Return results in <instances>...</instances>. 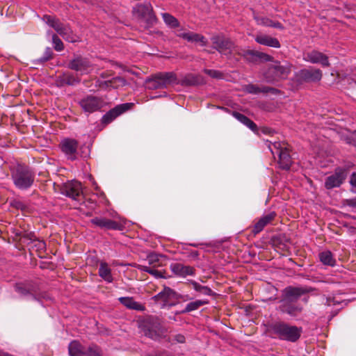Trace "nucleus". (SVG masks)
I'll return each mask as SVG.
<instances>
[{"label": "nucleus", "instance_id": "nucleus-1", "mask_svg": "<svg viewBox=\"0 0 356 356\" xmlns=\"http://www.w3.org/2000/svg\"><path fill=\"white\" fill-rule=\"evenodd\" d=\"M314 289L309 286L286 287L282 291L277 310L291 317H296L303 311V307L298 302L299 298Z\"/></svg>", "mask_w": 356, "mask_h": 356}, {"label": "nucleus", "instance_id": "nucleus-2", "mask_svg": "<svg viewBox=\"0 0 356 356\" xmlns=\"http://www.w3.org/2000/svg\"><path fill=\"white\" fill-rule=\"evenodd\" d=\"M268 331L275 334L280 339L289 342H296L302 332L301 327L291 325L284 321H275L268 325Z\"/></svg>", "mask_w": 356, "mask_h": 356}, {"label": "nucleus", "instance_id": "nucleus-3", "mask_svg": "<svg viewBox=\"0 0 356 356\" xmlns=\"http://www.w3.org/2000/svg\"><path fill=\"white\" fill-rule=\"evenodd\" d=\"M139 327L146 337L153 340H159L166 332L162 321L156 316L144 318L139 322Z\"/></svg>", "mask_w": 356, "mask_h": 356}, {"label": "nucleus", "instance_id": "nucleus-4", "mask_svg": "<svg viewBox=\"0 0 356 356\" xmlns=\"http://www.w3.org/2000/svg\"><path fill=\"white\" fill-rule=\"evenodd\" d=\"M59 147L67 159L71 161H75L78 156L84 159L88 158L90 152L89 147L86 145L79 147V151L78 141L70 138L63 139L60 143Z\"/></svg>", "mask_w": 356, "mask_h": 356}, {"label": "nucleus", "instance_id": "nucleus-5", "mask_svg": "<svg viewBox=\"0 0 356 356\" xmlns=\"http://www.w3.org/2000/svg\"><path fill=\"white\" fill-rule=\"evenodd\" d=\"M291 67L292 65L288 61H273L264 73V79L269 83L286 79L291 72Z\"/></svg>", "mask_w": 356, "mask_h": 356}, {"label": "nucleus", "instance_id": "nucleus-6", "mask_svg": "<svg viewBox=\"0 0 356 356\" xmlns=\"http://www.w3.org/2000/svg\"><path fill=\"white\" fill-rule=\"evenodd\" d=\"M11 176L15 186L20 190L29 189L35 180L34 172L24 165H17L12 170Z\"/></svg>", "mask_w": 356, "mask_h": 356}, {"label": "nucleus", "instance_id": "nucleus-7", "mask_svg": "<svg viewBox=\"0 0 356 356\" xmlns=\"http://www.w3.org/2000/svg\"><path fill=\"white\" fill-rule=\"evenodd\" d=\"M15 291L23 298H31L35 301L47 298V294L40 290L39 285L33 282L17 283L15 286Z\"/></svg>", "mask_w": 356, "mask_h": 356}, {"label": "nucleus", "instance_id": "nucleus-8", "mask_svg": "<svg viewBox=\"0 0 356 356\" xmlns=\"http://www.w3.org/2000/svg\"><path fill=\"white\" fill-rule=\"evenodd\" d=\"M176 74L173 72H160L146 79L145 83L149 90L166 88L172 83H176Z\"/></svg>", "mask_w": 356, "mask_h": 356}, {"label": "nucleus", "instance_id": "nucleus-9", "mask_svg": "<svg viewBox=\"0 0 356 356\" xmlns=\"http://www.w3.org/2000/svg\"><path fill=\"white\" fill-rule=\"evenodd\" d=\"M134 15L142 19L145 23V29L152 26L156 22V17L149 3H139L133 10Z\"/></svg>", "mask_w": 356, "mask_h": 356}, {"label": "nucleus", "instance_id": "nucleus-10", "mask_svg": "<svg viewBox=\"0 0 356 356\" xmlns=\"http://www.w3.org/2000/svg\"><path fill=\"white\" fill-rule=\"evenodd\" d=\"M79 105L85 113L90 114L100 111L106 103L102 97L88 95L79 101Z\"/></svg>", "mask_w": 356, "mask_h": 356}, {"label": "nucleus", "instance_id": "nucleus-11", "mask_svg": "<svg viewBox=\"0 0 356 356\" xmlns=\"http://www.w3.org/2000/svg\"><path fill=\"white\" fill-rule=\"evenodd\" d=\"M273 147L275 149V152L272 149H270V151L273 155L277 154L279 156L278 164L280 168L282 170H289L292 163V161L287 145L277 142L273 143Z\"/></svg>", "mask_w": 356, "mask_h": 356}, {"label": "nucleus", "instance_id": "nucleus-12", "mask_svg": "<svg viewBox=\"0 0 356 356\" xmlns=\"http://www.w3.org/2000/svg\"><path fill=\"white\" fill-rule=\"evenodd\" d=\"M211 40L213 48L224 55L231 54L234 47L232 41L223 35H213Z\"/></svg>", "mask_w": 356, "mask_h": 356}, {"label": "nucleus", "instance_id": "nucleus-13", "mask_svg": "<svg viewBox=\"0 0 356 356\" xmlns=\"http://www.w3.org/2000/svg\"><path fill=\"white\" fill-rule=\"evenodd\" d=\"M67 67L72 70L80 72L81 74H87L92 70V64L88 58L81 56H75L69 62Z\"/></svg>", "mask_w": 356, "mask_h": 356}, {"label": "nucleus", "instance_id": "nucleus-14", "mask_svg": "<svg viewBox=\"0 0 356 356\" xmlns=\"http://www.w3.org/2000/svg\"><path fill=\"white\" fill-rule=\"evenodd\" d=\"M134 106V103H124L117 105L102 116L101 120L102 124L104 125L110 124L119 115L132 108Z\"/></svg>", "mask_w": 356, "mask_h": 356}, {"label": "nucleus", "instance_id": "nucleus-15", "mask_svg": "<svg viewBox=\"0 0 356 356\" xmlns=\"http://www.w3.org/2000/svg\"><path fill=\"white\" fill-rule=\"evenodd\" d=\"M322 76V71L314 67L302 69L296 74V79L300 83L317 82L321 79Z\"/></svg>", "mask_w": 356, "mask_h": 356}, {"label": "nucleus", "instance_id": "nucleus-16", "mask_svg": "<svg viewBox=\"0 0 356 356\" xmlns=\"http://www.w3.org/2000/svg\"><path fill=\"white\" fill-rule=\"evenodd\" d=\"M43 20L51 27H52L59 35L67 40L74 42V40H70L68 35L71 33L70 29L64 25L60 20L51 15H44Z\"/></svg>", "mask_w": 356, "mask_h": 356}, {"label": "nucleus", "instance_id": "nucleus-17", "mask_svg": "<svg viewBox=\"0 0 356 356\" xmlns=\"http://www.w3.org/2000/svg\"><path fill=\"white\" fill-rule=\"evenodd\" d=\"M347 177V170L343 168L336 169L334 174L326 177L325 180V187L330 190L334 188L339 187L345 181Z\"/></svg>", "mask_w": 356, "mask_h": 356}, {"label": "nucleus", "instance_id": "nucleus-18", "mask_svg": "<svg viewBox=\"0 0 356 356\" xmlns=\"http://www.w3.org/2000/svg\"><path fill=\"white\" fill-rule=\"evenodd\" d=\"M94 225L107 230H122L124 226L115 220L106 218L96 217L90 220Z\"/></svg>", "mask_w": 356, "mask_h": 356}, {"label": "nucleus", "instance_id": "nucleus-19", "mask_svg": "<svg viewBox=\"0 0 356 356\" xmlns=\"http://www.w3.org/2000/svg\"><path fill=\"white\" fill-rule=\"evenodd\" d=\"M177 298V293L170 287L165 286L163 291L159 292L154 297L156 301H162L163 306H174L175 303L170 302L171 300H176Z\"/></svg>", "mask_w": 356, "mask_h": 356}, {"label": "nucleus", "instance_id": "nucleus-20", "mask_svg": "<svg viewBox=\"0 0 356 356\" xmlns=\"http://www.w3.org/2000/svg\"><path fill=\"white\" fill-rule=\"evenodd\" d=\"M61 193L73 200H77V197L81 193V184L80 182L74 181L65 184L61 187Z\"/></svg>", "mask_w": 356, "mask_h": 356}, {"label": "nucleus", "instance_id": "nucleus-21", "mask_svg": "<svg viewBox=\"0 0 356 356\" xmlns=\"http://www.w3.org/2000/svg\"><path fill=\"white\" fill-rule=\"evenodd\" d=\"M275 216V213L272 211L261 217L251 227V233L255 236L261 232L266 225L274 220Z\"/></svg>", "mask_w": 356, "mask_h": 356}, {"label": "nucleus", "instance_id": "nucleus-22", "mask_svg": "<svg viewBox=\"0 0 356 356\" xmlns=\"http://www.w3.org/2000/svg\"><path fill=\"white\" fill-rule=\"evenodd\" d=\"M171 271L178 277H186L188 275H194L195 269L191 266H186L181 263H172L170 266Z\"/></svg>", "mask_w": 356, "mask_h": 356}, {"label": "nucleus", "instance_id": "nucleus-23", "mask_svg": "<svg viewBox=\"0 0 356 356\" xmlns=\"http://www.w3.org/2000/svg\"><path fill=\"white\" fill-rule=\"evenodd\" d=\"M304 59L312 63H320L323 67L330 66L328 57L324 54L313 50L306 54Z\"/></svg>", "mask_w": 356, "mask_h": 356}, {"label": "nucleus", "instance_id": "nucleus-24", "mask_svg": "<svg viewBox=\"0 0 356 356\" xmlns=\"http://www.w3.org/2000/svg\"><path fill=\"white\" fill-rule=\"evenodd\" d=\"M17 235L21 238H26L29 239L33 244L32 248H35L36 251L39 252L40 253L44 252L46 250L45 242L44 241L37 239L33 233H28L24 231V232L17 233Z\"/></svg>", "mask_w": 356, "mask_h": 356}, {"label": "nucleus", "instance_id": "nucleus-25", "mask_svg": "<svg viewBox=\"0 0 356 356\" xmlns=\"http://www.w3.org/2000/svg\"><path fill=\"white\" fill-rule=\"evenodd\" d=\"M179 38H183L188 42H200V44L203 47L207 45V40L201 34L193 33V32H186V33H179L177 34Z\"/></svg>", "mask_w": 356, "mask_h": 356}, {"label": "nucleus", "instance_id": "nucleus-26", "mask_svg": "<svg viewBox=\"0 0 356 356\" xmlns=\"http://www.w3.org/2000/svg\"><path fill=\"white\" fill-rule=\"evenodd\" d=\"M80 79L72 73H63L57 78L56 83L58 86H74L80 82Z\"/></svg>", "mask_w": 356, "mask_h": 356}, {"label": "nucleus", "instance_id": "nucleus-27", "mask_svg": "<svg viewBox=\"0 0 356 356\" xmlns=\"http://www.w3.org/2000/svg\"><path fill=\"white\" fill-rule=\"evenodd\" d=\"M255 41L262 45L274 47V48H280V43L279 40L273 38L268 35L260 34L257 35L255 37Z\"/></svg>", "mask_w": 356, "mask_h": 356}, {"label": "nucleus", "instance_id": "nucleus-28", "mask_svg": "<svg viewBox=\"0 0 356 356\" xmlns=\"http://www.w3.org/2000/svg\"><path fill=\"white\" fill-rule=\"evenodd\" d=\"M185 284L187 286L191 285L193 289L195 291H197L201 294H203L205 296H216V293L213 292L209 286H202L195 280H188L187 282L185 283Z\"/></svg>", "mask_w": 356, "mask_h": 356}, {"label": "nucleus", "instance_id": "nucleus-29", "mask_svg": "<svg viewBox=\"0 0 356 356\" xmlns=\"http://www.w3.org/2000/svg\"><path fill=\"white\" fill-rule=\"evenodd\" d=\"M119 302L130 309H134L136 311L145 310V307L140 303L135 301L132 297H121L118 298Z\"/></svg>", "mask_w": 356, "mask_h": 356}, {"label": "nucleus", "instance_id": "nucleus-30", "mask_svg": "<svg viewBox=\"0 0 356 356\" xmlns=\"http://www.w3.org/2000/svg\"><path fill=\"white\" fill-rule=\"evenodd\" d=\"M202 82V79L199 75L193 74H186L179 83L184 86H193L200 84Z\"/></svg>", "mask_w": 356, "mask_h": 356}, {"label": "nucleus", "instance_id": "nucleus-31", "mask_svg": "<svg viewBox=\"0 0 356 356\" xmlns=\"http://www.w3.org/2000/svg\"><path fill=\"white\" fill-rule=\"evenodd\" d=\"M254 18L259 25L273 27L281 30L284 29V26L281 23L279 22H274L268 17L260 15H254Z\"/></svg>", "mask_w": 356, "mask_h": 356}, {"label": "nucleus", "instance_id": "nucleus-32", "mask_svg": "<svg viewBox=\"0 0 356 356\" xmlns=\"http://www.w3.org/2000/svg\"><path fill=\"white\" fill-rule=\"evenodd\" d=\"M232 115L240 122L248 127L252 131L256 132L257 131V124L245 115L236 111H234Z\"/></svg>", "mask_w": 356, "mask_h": 356}, {"label": "nucleus", "instance_id": "nucleus-33", "mask_svg": "<svg viewBox=\"0 0 356 356\" xmlns=\"http://www.w3.org/2000/svg\"><path fill=\"white\" fill-rule=\"evenodd\" d=\"M86 346L81 345L77 341H72L68 346L69 353L70 356H86L85 352Z\"/></svg>", "mask_w": 356, "mask_h": 356}, {"label": "nucleus", "instance_id": "nucleus-34", "mask_svg": "<svg viewBox=\"0 0 356 356\" xmlns=\"http://www.w3.org/2000/svg\"><path fill=\"white\" fill-rule=\"evenodd\" d=\"M99 275L106 282L111 283L113 282L111 270L106 262H102L99 268Z\"/></svg>", "mask_w": 356, "mask_h": 356}, {"label": "nucleus", "instance_id": "nucleus-35", "mask_svg": "<svg viewBox=\"0 0 356 356\" xmlns=\"http://www.w3.org/2000/svg\"><path fill=\"white\" fill-rule=\"evenodd\" d=\"M209 301L208 300H196L195 301L190 302L188 303L184 310L181 311V314L189 313L193 311L198 309L200 307L208 305Z\"/></svg>", "mask_w": 356, "mask_h": 356}, {"label": "nucleus", "instance_id": "nucleus-36", "mask_svg": "<svg viewBox=\"0 0 356 356\" xmlns=\"http://www.w3.org/2000/svg\"><path fill=\"white\" fill-rule=\"evenodd\" d=\"M318 257H319L320 261L324 265L334 266L336 264V260L333 257L332 253L329 250H326V251L321 252L319 254Z\"/></svg>", "mask_w": 356, "mask_h": 356}, {"label": "nucleus", "instance_id": "nucleus-37", "mask_svg": "<svg viewBox=\"0 0 356 356\" xmlns=\"http://www.w3.org/2000/svg\"><path fill=\"white\" fill-rule=\"evenodd\" d=\"M245 56H251L255 58V59H259L261 61L268 62V61H273V57L258 51H254V50H248L245 51Z\"/></svg>", "mask_w": 356, "mask_h": 356}, {"label": "nucleus", "instance_id": "nucleus-38", "mask_svg": "<svg viewBox=\"0 0 356 356\" xmlns=\"http://www.w3.org/2000/svg\"><path fill=\"white\" fill-rule=\"evenodd\" d=\"M286 237L281 234H276L271 238L272 245L277 248L283 250L286 247Z\"/></svg>", "mask_w": 356, "mask_h": 356}, {"label": "nucleus", "instance_id": "nucleus-39", "mask_svg": "<svg viewBox=\"0 0 356 356\" xmlns=\"http://www.w3.org/2000/svg\"><path fill=\"white\" fill-rule=\"evenodd\" d=\"M137 268L141 271L148 273L149 274L153 275L156 278L165 277L161 271L155 269V268L154 267H149L143 265H138Z\"/></svg>", "mask_w": 356, "mask_h": 356}, {"label": "nucleus", "instance_id": "nucleus-40", "mask_svg": "<svg viewBox=\"0 0 356 356\" xmlns=\"http://www.w3.org/2000/svg\"><path fill=\"white\" fill-rule=\"evenodd\" d=\"M165 23L170 28H176L179 26L178 20L169 13H162Z\"/></svg>", "mask_w": 356, "mask_h": 356}, {"label": "nucleus", "instance_id": "nucleus-41", "mask_svg": "<svg viewBox=\"0 0 356 356\" xmlns=\"http://www.w3.org/2000/svg\"><path fill=\"white\" fill-rule=\"evenodd\" d=\"M84 353L86 356H102V350L100 348L95 344H91L86 346Z\"/></svg>", "mask_w": 356, "mask_h": 356}, {"label": "nucleus", "instance_id": "nucleus-42", "mask_svg": "<svg viewBox=\"0 0 356 356\" xmlns=\"http://www.w3.org/2000/svg\"><path fill=\"white\" fill-rule=\"evenodd\" d=\"M53 51L50 47H47L44 51L42 56L39 58H37L34 60L35 64H42L53 58Z\"/></svg>", "mask_w": 356, "mask_h": 356}, {"label": "nucleus", "instance_id": "nucleus-43", "mask_svg": "<svg viewBox=\"0 0 356 356\" xmlns=\"http://www.w3.org/2000/svg\"><path fill=\"white\" fill-rule=\"evenodd\" d=\"M111 88L117 89L120 87L124 86L127 84V81L121 76H115L111 79Z\"/></svg>", "mask_w": 356, "mask_h": 356}, {"label": "nucleus", "instance_id": "nucleus-44", "mask_svg": "<svg viewBox=\"0 0 356 356\" xmlns=\"http://www.w3.org/2000/svg\"><path fill=\"white\" fill-rule=\"evenodd\" d=\"M161 257L159 254L155 253H150L147 257V261L152 267L156 268L160 266L159 257Z\"/></svg>", "mask_w": 356, "mask_h": 356}, {"label": "nucleus", "instance_id": "nucleus-45", "mask_svg": "<svg viewBox=\"0 0 356 356\" xmlns=\"http://www.w3.org/2000/svg\"><path fill=\"white\" fill-rule=\"evenodd\" d=\"M52 42L54 44V48L57 51H60L64 49V44L62 40L58 38V36L56 34H53L52 35Z\"/></svg>", "mask_w": 356, "mask_h": 356}, {"label": "nucleus", "instance_id": "nucleus-46", "mask_svg": "<svg viewBox=\"0 0 356 356\" xmlns=\"http://www.w3.org/2000/svg\"><path fill=\"white\" fill-rule=\"evenodd\" d=\"M204 72L213 79H224V74L220 71L216 70H204Z\"/></svg>", "mask_w": 356, "mask_h": 356}, {"label": "nucleus", "instance_id": "nucleus-47", "mask_svg": "<svg viewBox=\"0 0 356 356\" xmlns=\"http://www.w3.org/2000/svg\"><path fill=\"white\" fill-rule=\"evenodd\" d=\"M245 91L250 94H258L261 92V88L256 85L248 84L245 86Z\"/></svg>", "mask_w": 356, "mask_h": 356}, {"label": "nucleus", "instance_id": "nucleus-48", "mask_svg": "<svg viewBox=\"0 0 356 356\" xmlns=\"http://www.w3.org/2000/svg\"><path fill=\"white\" fill-rule=\"evenodd\" d=\"M96 83L97 85L102 89L111 88V79L106 81H101L98 79Z\"/></svg>", "mask_w": 356, "mask_h": 356}, {"label": "nucleus", "instance_id": "nucleus-49", "mask_svg": "<svg viewBox=\"0 0 356 356\" xmlns=\"http://www.w3.org/2000/svg\"><path fill=\"white\" fill-rule=\"evenodd\" d=\"M279 90L277 89L269 86H263L261 88V92L262 93L271 92L273 94H277Z\"/></svg>", "mask_w": 356, "mask_h": 356}, {"label": "nucleus", "instance_id": "nucleus-50", "mask_svg": "<svg viewBox=\"0 0 356 356\" xmlns=\"http://www.w3.org/2000/svg\"><path fill=\"white\" fill-rule=\"evenodd\" d=\"M193 299V298L192 296L188 295V294L182 295V294H180V293H177V301L182 300L184 302H186V301H188V300H191Z\"/></svg>", "mask_w": 356, "mask_h": 356}, {"label": "nucleus", "instance_id": "nucleus-51", "mask_svg": "<svg viewBox=\"0 0 356 356\" xmlns=\"http://www.w3.org/2000/svg\"><path fill=\"white\" fill-rule=\"evenodd\" d=\"M12 205L15 208L21 210H24L26 209V206L21 201H14L12 203Z\"/></svg>", "mask_w": 356, "mask_h": 356}, {"label": "nucleus", "instance_id": "nucleus-52", "mask_svg": "<svg viewBox=\"0 0 356 356\" xmlns=\"http://www.w3.org/2000/svg\"><path fill=\"white\" fill-rule=\"evenodd\" d=\"M175 340L178 343H184L185 342V337L182 334H176L175 336Z\"/></svg>", "mask_w": 356, "mask_h": 356}, {"label": "nucleus", "instance_id": "nucleus-53", "mask_svg": "<svg viewBox=\"0 0 356 356\" xmlns=\"http://www.w3.org/2000/svg\"><path fill=\"white\" fill-rule=\"evenodd\" d=\"M350 184L351 186L356 187V172H353L350 179Z\"/></svg>", "mask_w": 356, "mask_h": 356}, {"label": "nucleus", "instance_id": "nucleus-54", "mask_svg": "<svg viewBox=\"0 0 356 356\" xmlns=\"http://www.w3.org/2000/svg\"><path fill=\"white\" fill-rule=\"evenodd\" d=\"M347 204L352 207L356 208V198L347 200Z\"/></svg>", "mask_w": 356, "mask_h": 356}, {"label": "nucleus", "instance_id": "nucleus-55", "mask_svg": "<svg viewBox=\"0 0 356 356\" xmlns=\"http://www.w3.org/2000/svg\"><path fill=\"white\" fill-rule=\"evenodd\" d=\"M111 74L109 72H104L100 74V77L102 79H108L111 76Z\"/></svg>", "mask_w": 356, "mask_h": 356}, {"label": "nucleus", "instance_id": "nucleus-56", "mask_svg": "<svg viewBox=\"0 0 356 356\" xmlns=\"http://www.w3.org/2000/svg\"><path fill=\"white\" fill-rule=\"evenodd\" d=\"M261 131L264 134H270L272 133V130L268 127H263Z\"/></svg>", "mask_w": 356, "mask_h": 356}, {"label": "nucleus", "instance_id": "nucleus-57", "mask_svg": "<svg viewBox=\"0 0 356 356\" xmlns=\"http://www.w3.org/2000/svg\"><path fill=\"white\" fill-rule=\"evenodd\" d=\"M194 254H195V256H197V252H195L194 253Z\"/></svg>", "mask_w": 356, "mask_h": 356}]
</instances>
